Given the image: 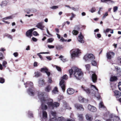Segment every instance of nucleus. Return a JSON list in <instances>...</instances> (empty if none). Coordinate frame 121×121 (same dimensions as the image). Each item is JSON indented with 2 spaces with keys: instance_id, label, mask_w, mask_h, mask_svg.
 I'll use <instances>...</instances> for the list:
<instances>
[{
  "instance_id": "72a5a7b5",
  "label": "nucleus",
  "mask_w": 121,
  "mask_h": 121,
  "mask_svg": "<svg viewBox=\"0 0 121 121\" xmlns=\"http://www.w3.org/2000/svg\"><path fill=\"white\" fill-rule=\"evenodd\" d=\"M54 40V39L52 38H50L47 40V42L48 43H52Z\"/></svg>"
},
{
  "instance_id": "6ab92c4d",
  "label": "nucleus",
  "mask_w": 121,
  "mask_h": 121,
  "mask_svg": "<svg viewBox=\"0 0 121 121\" xmlns=\"http://www.w3.org/2000/svg\"><path fill=\"white\" fill-rule=\"evenodd\" d=\"M83 38L84 36L82 37L78 36V41L82 43H84V41L83 39Z\"/></svg>"
},
{
  "instance_id": "dca6fc26",
  "label": "nucleus",
  "mask_w": 121,
  "mask_h": 121,
  "mask_svg": "<svg viewBox=\"0 0 121 121\" xmlns=\"http://www.w3.org/2000/svg\"><path fill=\"white\" fill-rule=\"evenodd\" d=\"M74 92V90L71 88H69L67 90V93L69 95H72L73 94Z\"/></svg>"
},
{
  "instance_id": "774afa93",
  "label": "nucleus",
  "mask_w": 121,
  "mask_h": 121,
  "mask_svg": "<svg viewBox=\"0 0 121 121\" xmlns=\"http://www.w3.org/2000/svg\"><path fill=\"white\" fill-rule=\"evenodd\" d=\"M66 121H75L74 120L70 119H68Z\"/></svg>"
},
{
  "instance_id": "393cba45",
  "label": "nucleus",
  "mask_w": 121,
  "mask_h": 121,
  "mask_svg": "<svg viewBox=\"0 0 121 121\" xmlns=\"http://www.w3.org/2000/svg\"><path fill=\"white\" fill-rule=\"evenodd\" d=\"M117 78L116 76H113L111 77L110 78V81L111 82H113L117 80Z\"/></svg>"
},
{
  "instance_id": "c9c22d12",
  "label": "nucleus",
  "mask_w": 121,
  "mask_h": 121,
  "mask_svg": "<svg viewBox=\"0 0 121 121\" xmlns=\"http://www.w3.org/2000/svg\"><path fill=\"white\" fill-rule=\"evenodd\" d=\"M74 30L79 31L80 29V28L78 26H76L74 28Z\"/></svg>"
},
{
  "instance_id": "37998d69",
  "label": "nucleus",
  "mask_w": 121,
  "mask_h": 121,
  "mask_svg": "<svg viewBox=\"0 0 121 121\" xmlns=\"http://www.w3.org/2000/svg\"><path fill=\"white\" fill-rule=\"evenodd\" d=\"M118 86L119 90L121 91V82H119Z\"/></svg>"
},
{
  "instance_id": "f257e3e1",
  "label": "nucleus",
  "mask_w": 121,
  "mask_h": 121,
  "mask_svg": "<svg viewBox=\"0 0 121 121\" xmlns=\"http://www.w3.org/2000/svg\"><path fill=\"white\" fill-rule=\"evenodd\" d=\"M69 71L70 77H71L72 75H73L76 79L78 80L81 79L83 74L81 69L76 67H72Z\"/></svg>"
},
{
  "instance_id": "8fccbe9b",
  "label": "nucleus",
  "mask_w": 121,
  "mask_h": 121,
  "mask_svg": "<svg viewBox=\"0 0 121 121\" xmlns=\"http://www.w3.org/2000/svg\"><path fill=\"white\" fill-rule=\"evenodd\" d=\"M13 55L15 57H17L18 56V54L17 52H14L13 53Z\"/></svg>"
},
{
  "instance_id": "a18cd8bd",
  "label": "nucleus",
  "mask_w": 121,
  "mask_h": 121,
  "mask_svg": "<svg viewBox=\"0 0 121 121\" xmlns=\"http://www.w3.org/2000/svg\"><path fill=\"white\" fill-rule=\"evenodd\" d=\"M99 106L101 108H104V105L103 103L102 102H101L99 104Z\"/></svg>"
},
{
  "instance_id": "e433bc0d",
  "label": "nucleus",
  "mask_w": 121,
  "mask_h": 121,
  "mask_svg": "<svg viewBox=\"0 0 121 121\" xmlns=\"http://www.w3.org/2000/svg\"><path fill=\"white\" fill-rule=\"evenodd\" d=\"M7 64V62L6 61H4L2 63V65L3 67L5 68L6 67V65Z\"/></svg>"
},
{
  "instance_id": "9d476101",
  "label": "nucleus",
  "mask_w": 121,
  "mask_h": 121,
  "mask_svg": "<svg viewBox=\"0 0 121 121\" xmlns=\"http://www.w3.org/2000/svg\"><path fill=\"white\" fill-rule=\"evenodd\" d=\"M47 102L46 103L48 104V107L49 108L52 107V108L53 105V100L52 99H47Z\"/></svg>"
},
{
  "instance_id": "0e129e2a",
  "label": "nucleus",
  "mask_w": 121,
  "mask_h": 121,
  "mask_svg": "<svg viewBox=\"0 0 121 121\" xmlns=\"http://www.w3.org/2000/svg\"><path fill=\"white\" fill-rule=\"evenodd\" d=\"M97 36L98 38H99L101 37V35L100 34H97Z\"/></svg>"
},
{
  "instance_id": "680f3d73",
  "label": "nucleus",
  "mask_w": 121,
  "mask_h": 121,
  "mask_svg": "<svg viewBox=\"0 0 121 121\" xmlns=\"http://www.w3.org/2000/svg\"><path fill=\"white\" fill-rule=\"evenodd\" d=\"M91 87H93L96 90L98 91V89L97 88H96V87L95 86V85H93L92 84H91Z\"/></svg>"
},
{
  "instance_id": "e2e57ef3",
  "label": "nucleus",
  "mask_w": 121,
  "mask_h": 121,
  "mask_svg": "<svg viewBox=\"0 0 121 121\" xmlns=\"http://www.w3.org/2000/svg\"><path fill=\"white\" fill-rule=\"evenodd\" d=\"M71 14L72 15V16L71 17L73 18L75 17V14H74L73 13H71Z\"/></svg>"
},
{
  "instance_id": "603ef678",
  "label": "nucleus",
  "mask_w": 121,
  "mask_h": 121,
  "mask_svg": "<svg viewBox=\"0 0 121 121\" xmlns=\"http://www.w3.org/2000/svg\"><path fill=\"white\" fill-rule=\"evenodd\" d=\"M33 34L35 36H37L38 35L37 32L36 31H34L33 32Z\"/></svg>"
},
{
  "instance_id": "4468645a",
  "label": "nucleus",
  "mask_w": 121,
  "mask_h": 121,
  "mask_svg": "<svg viewBox=\"0 0 121 121\" xmlns=\"http://www.w3.org/2000/svg\"><path fill=\"white\" fill-rule=\"evenodd\" d=\"M92 81L94 83H96L97 82V77L95 73H93L92 74Z\"/></svg>"
},
{
  "instance_id": "58836bf2",
  "label": "nucleus",
  "mask_w": 121,
  "mask_h": 121,
  "mask_svg": "<svg viewBox=\"0 0 121 121\" xmlns=\"http://www.w3.org/2000/svg\"><path fill=\"white\" fill-rule=\"evenodd\" d=\"M56 49L57 50H60L62 48V45H58V46H56Z\"/></svg>"
},
{
  "instance_id": "39448f33",
  "label": "nucleus",
  "mask_w": 121,
  "mask_h": 121,
  "mask_svg": "<svg viewBox=\"0 0 121 121\" xmlns=\"http://www.w3.org/2000/svg\"><path fill=\"white\" fill-rule=\"evenodd\" d=\"M83 58L86 60H88L89 59L93 60L95 59V57L93 54H90L85 56Z\"/></svg>"
},
{
  "instance_id": "2f4dec72",
  "label": "nucleus",
  "mask_w": 121,
  "mask_h": 121,
  "mask_svg": "<svg viewBox=\"0 0 121 121\" xmlns=\"http://www.w3.org/2000/svg\"><path fill=\"white\" fill-rule=\"evenodd\" d=\"M58 89L57 87H55L54 89L52 91V92L54 94L56 93V92H58Z\"/></svg>"
},
{
  "instance_id": "f8f14e48",
  "label": "nucleus",
  "mask_w": 121,
  "mask_h": 121,
  "mask_svg": "<svg viewBox=\"0 0 121 121\" xmlns=\"http://www.w3.org/2000/svg\"><path fill=\"white\" fill-rule=\"evenodd\" d=\"M39 86L40 87H42L44 86L46 84L44 80H39L38 82Z\"/></svg>"
},
{
  "instance_id": "a211bd4d",
  "label": "nucleus",
  "mask_w": 121,
  "mask_h": 121,
  "mask_svg": "<svg viewBox=\"0 0 121 121\" xmlns=\"http://www.w3.org/2000/svg\"><path fill=\"white\" fill-rule=\"evenodd\" d=\"M86 117L87 120L89 121H91L93 119V116L91 115L87 114Z\"/></svg>"
},
{
  "instance_id": "cd10ccee",
  "label": "nucleus",
  "mask_w": 121,
  "mask_h": 121,
  "mask_svg": "<svg viewBox=\"0 0 121 121\" xmlns=\"http://www.w3.org/2000/svg\"><path fill=\"white\" fill-rule=\"evenodd\" d=\"M35 77H38L40 76L41 74L40 72H35Z\"/></svg>"
},
{
  "instance_id": "ddd939ff",
  "label": "nucleus",
  "mask_w": 121,
  "mask_h": 121,
  "mask_svg": "<svg viewBox=\"0 0 121 121\" xmlns=\"http://www.w3.org/2000/svg\"><path fill=\"white\" fill-rule=\"evenodd\" d=\"M88 108L89 110L93 112H95L96 110V108L95 107L89 104L88 106Z\"/></svg>"
},
{
  "instance_id": "b1692460",
  "label": "nucleus",
  "mask_w": 121,
  "mask_h": 121,
  "mask_svg": "<svg viewBox=\"0 0 121 121\" xmlns=\"http://www.w3.org/2000/svg\"><path fill=\"white\" fill-rule=\"evenodd\" d=\"M48 71V70L46 67L41 68L40 70V71L41 72L44 73H45L46 71Z\"/></svg>"
},
{
  "instance_id": "2eb2a0df",
  "label": "nucleus",
  "mask_w": 121,
  "mask_h": 121,
  "mask_svg": "<svg viewBox=\"0 0 121 121\" xmlns=\"http://www.w3.org/2000/svg\"><path fill=\"white\" fill-rule=\"evenodd\" d=\"M36 26L42 30H43V28L44 27V26L42 22L38 23L37 24Z\"/></svg>"
},
{
  "instance_id": "13d9d810",
  "label": "nucleus",
  "mask_w": 121,
  "mask_h": 121,
  "mask_svg": "<svg viewBox=\"0 0 121 121\" xmlns=\"http://www.w3.org/2000/svg\"><path fill=\"white\" fill-rule=\"evenodd\" d=\"M4 20H5L4 19H3H3L2 21L3 22H4L5 23H6L7 24H9L10 23L9 22H7V21H5Z\"/></svg>"
},
{
  "instance_id": "09e8293b",
  "label": "nucleus",
  "mask_w": 121,
  "mask_h": 121,
  "mask_svg": "<svg viewBox=\"0 0 121 121\" xmlns=\"http://www.w3.org/2000/svg\"><path fill=\"white\" fill-rule=\"evenodd\" d=\"M50 121H57L56 118H53L51 119Z\"/></svg>"
},
{
  "instance_id": "864d4df0",
  "label": "nucleus",
  "mask_w": 121,
  "mask_h": 121,
  "mask_svg": "<svg viewBox=\"0 0 121 121\" xmlns=\"http://www.w3.org/2000/svg\"><path fill=\"white\" fill-rule=\"evenodd\" d=\"M32 39L33 41L34 42H36L37 40V39L34 37L32 38Z\"/></svg>"
},
{
  "instance_id": "473e14b6",
  "label": "nucleus",
  "mask_w": 121,
  "mask_h": 121,
  "mask_svg": "<svg viewBox=\"0 0 121 121\" xmlns=\"http://www.w3.org/2000/svg\"><path fill=\"white\" fill-rule=\"evenodd\" d=\"M55 67H56L58 71L60 72H61V69L60 67L56 65H55Z\"/></svg>"
},
{
  "instance_id": "ea45409f",
  "label": "nucleus",
  "mask_w": 121,
  "mask_h": 121,
  "mask_svg": "<svg viewBox=\"0 0 121 121\" xmlns=\"http://www.w3.org/2000/svg\"><path fill=\"white\" fill-rule=\"evenodd\" d=\"M13 18L12 16H10L6 17L3 18V19L4 20H7L9 19H12Z\"/></svg>"
},
{
  "instance_id": "f704fd0d",
  "label": "nucleus",
  "mask_w": 121,
  "mask_h": 121,
  "mask_svg": "<svg viewBox=\"0 0 121 121\" xmlns=\"http://www.w3.org/2000/svg\"><path fill=\"white\" fill-rule=\"evenodd\" d=\"M101 1L102 2H110L112 3L113 1L111 0H101Z\"/></svg>"
},
{
  "instance_id": "f3484780",
  "label": "nucleus",
  "mask_w": 121,
  "mask_h": 121,
  "mask_svg": "<svg viewBox=\"0 0 121 121\" xmlns=\"http://www.w3.org/2000/svg\"><path fill=\"white\" fill-rule=\"evenodd\" d=\"M32 32L30 30H29L26 32V36L30 38L32 35Z\"/></svg>"
},
{
  "instance_id": "69168bd1",
  "label": "nucleus",
  "mask_w": 121,
  "mask_h": 121,
  "mask_svg": "<svg viewBox=\"0 0 121 121\" xmlns=\"http://www.w3.org/2000/svg\"><path fill=\"white\" fill-rule=\"evenodd\" d=\"M46 58L49 60H52L50 56H47L46 57Z\"/></svg>"
},
{
  "instance_id": "6e6d98bb",
  "label": "nucleus",
  "mask_w": 121,
  "mask_h": 121,
  "mask_svg": "<svg viewBox=\"0 0 121 121\" xmlns=\"http://www.w3.org/2000/svg\"><path fill=\"white\" fill-rule=\"evenodd\" d=\"M60 40H61L63 42L64 41L66 42L67 41V40L65 39L62 37H61Z\"/></svg>"
},
{
  "instance_id": "338daca9",
  "label": "nucleus",
  "mask_w": 121,
  "mask_h": 121,
  "mask_svg": "<svg viewBox=\"0 0 121 121\" xmlns=\"http://www.w3.org/2000/svg\"><path fill=\"white\" fill-rule=\"evenodd\" d=\"M37 55L39 57V58L40 59H43L41 55H40L39 54H37Z\"/></svg>"
},
{
  "instance_id": "c85d7f7f",
  "label": "nucleus",
  "mask_w": 121,
  "mask_h": 121,
  "mask_svg": "<svg viewBox=\"0 0 121 121\" xmlns=\"http://www.w3.org/2000/svg\"><path fill=\"white\" fill-rule=\"evenodd\" d=\"M43 116V117L47 118V113L45 111H42Z\"/></svg>"
},
{
  "instance_id": "bf43d9fd",
  "label": "nucleus",
  "mask_w": 121,
  "mask_h": 121,
  "mask_svg": "<svg viewBox=\"0 0 121 121\" xmlns=\"http://www.w3.org/2000/svg\"><path fill=\"white\" fill-rule=\"evenodd\" d=\"M58 8V7L57 6H53L52 7V8L53 9H55Z\"/></svg>"
},
{
  "instance_id": "c756f323",
  "label": "nucleus",
  "mask_w": 121,
  "mask_h": 121,
  "mask_svg": "<svg viewBox=\"0 0 121 121\" xmlns=\"http://www.w3.org/2000/svg\"><path fill=\"white\" fill-rule=\"evenodd\" d=\"M78 33V31L75 30H73L72 31V33L73 34L75 35H77Z\"/></svg>"
},
{
  "instance_id": "4d7b16f0",
  "label": "nucleus",
  "mask_w": 121,
  "mask_h": 121,
  "mask_svg": "<svg viewBox=\"0 0 121 121\" xmlns=\"http://www.w3.org/2000/svg\"><path fill=\"white\" fill-rule=\"evenodd\" d=\"M110 30H112L110 29L107 28L106 30L105 31H104L105 32H108L109 31H110Z\"/></svg>"
},
{
  "instance_id": "79ce46f5",
  "label": "nucleus",
  "mask_w": 121,
  "mask_h": 121,
  "mask_svg": "<svg viewBox=\"0 0 121 121\" xmlns=\"http://www.w3.org/2000/svg\"><path fill=\"white\" fill-rule=\"evenodd\" d=\"M118 9V7L117 6H114L113 7V12H116Z\"/></svg>"
},
{
  "instance_id": "052dcab7",
  "label": "nucleus",
  "mask_w": 121,
  "mask_h": 121,
  "mask_svg": "<svg viewBox=\"0 0 121 121\" xmlns=\"http://www.w3.org/2000/svg\"><path fill=\"white\" fill-rule=\"evenodd\" d=\"M108 15L107 12H106L104 14V15L103 16V17L104 18L106 16H107Z\"/></svg>"
},
{
  "instance_id": "9b49d317",
  "label": "nucleus",
  "mask_w": 121,
  "mask_h": 121,
  "mask_svg": "<svg viewBox=\"0 0 121 121\" xmlns=\"http://www.w3.org/2000/svg\"><path fill=\"white\" fill-rule=\"evenodd\" d=\"M114 92V95L117 98H118L121 96V92L118 90H115Z\"/></svg>"
},
{
  "instance_id": "a878e982",
  "label": "nucleus",
  "mask_w": 121,
  "mask_h": 121,
  "mask_svg": "<svg viewBox=\"0 0 121 121\" xmlns=\"http://www.w3.org/2000/svg\"><path fill=\"white\" fill-rule=\"evenodd\" d=\"M59 105V104L57 102H54L53 104L52 108L53 109L54 107H57Z\"/></svg>"
},
{
  "instance_id": "1a4fd4ad",
  "label": "nucleus",
  "mask_w": 121,
  "mask_h": 121,
  "mask_svg": "<svg viewBox=\"0 0 121 121\" xmlns=\"http://www.w3.org/2000/svg\"><path fill=\"white\" fill-rule=\"evenodd\" d=\"M115 54L114 52L110 51L107 52L106 54V56L107 59H111L113 58Z\"/></svg>"
},
{
  "instance_id": "7ed1b4c3",
  "label": "nucleus",
  "mask_w": 121,
  "mask_h": 121,
  "mask_svg": "<svg viewBox=\"0 0 121 121\" xmlns=\"http://www.w3.org/2000/svg\"><path fill=\"white\" fill-rule=\"evenodd\" d=\"M71 57L78 56L81 53V50L78 48L72 49L70 51Z\"/></svg>"
},
{
  "instance_id": "4c0bfd02",
  "label": "nucleus",
  "mask_w": 121,
  "mask_h": 121,
  "mask_svg": "<svg viewBox=\"0 0 121 121\" xmlns=\"http://www.w3.org/2000/svg\"><path fill=\"white\" fill-rule=\"evenodd\" d=\"M85 66L87 70H89L90 68V66L89 64L86 65Z\"/></svg>"
},
{
  "instance_id": "412c9836",
  "label": "nucleus",
  "mask_w": 121,
  "mask_h": 121,
  "mask_svg": "<svg viewBox=\"0 0 121 121\" xmlns=\"http://www.w3.org/2000/svg\"><path fill=\"white\" fill-rule=\"evenodd\" d=\"M85 99L81 96H79L78 97V100L81 103L84 102Z\"/></svg>"
},
{
  "instance_id": "5fc2aeb1",
  "label": "nucleus",
  "mask_w": 121,
  "mask_h": 121,
  "mask_svg": "<svg viewBox=\"0 0 121 121\" xmlns=\"http://www.w3.org/2000/svg\"><path fill=\"white\" fill-rule=\"evenodd\" d=\"M45 73H46L48 76L49 77L50 76V73L49 71H47Z\"/></svg>"
},
{
  "instance_id": "aec40b11",
  "label": "nucleus",
  "mask_w": 121,
  "mask_h": 121,
  "mask_svg": "<svg viewBox=\"0 0 121 121\" xmlns=\"http://www.w3.org/2000/svg\"><path fill=\"white\" fill-rule=\"evenodd\" d=\"M51 89V87L50 85H48L45 88V90L47 92H49Z\"/></svg>"
},
{
  "instance_id": "bb28decb",
  "label": "nucleus",
  "mask_w": 121,
  "mask_h": 121,
  "mask_svg": "<svg viewBox=\"0 0 121 121\" xmlns=\"http://www.w3.org/2000/svg\"><path fill=\"white\" fill-rule=\"evenodd\" d=\"M7 4L6 1H2L0 4V5L2 7H3L4 6H6Z\"/></svg>"
},
{
  "instance_id": "7c9ffc66",
  "label": "nucleus",
  "mask_w": 121,
  "mask_h": 121,
  "mask_svg": "<svg viewBox=\"0 0 121 121\" xmlns=\"http://www.w3.org/2000/svg\"><path fill=\"white\" fill-rule=\"evenodd\" d=\"M91 64L93 65L96 66L97 65V63L96 61L94 60H92L91 61Z\"/></svg>"
},
{
  "instance_id": "c03bdc74",
  "label": "nucleus",
  "mask_w": 121,
  "mask_h": 121,
  "mask_svg": "<svg viewBox=\"0 0 121 121\" xmlns=\"http://www.w3.org/2000/svg\"><path fill=\"white\" fill-rule=\"evenodd\" d=\"M4 82V78H0V83H3Z\"/></svg>"
},
{
  "instance_id": "20e7f679",
  "label": "nucleus",
  "mask_w": 121,
  "mask_h": 121,
  "mask_svg": "<svg viewBox=\"0 0 121 121\" xmlns=\"http://www.w3.org/2000/svg\"><path fill=\"white\" fill-rule=\"evenodd\" d=\"M82 88L83 90L86 92V93L88 95H91L92 96L95 95V91L94 90H90L88 88L85 87L83 86H82Z\"/></svg>"
},
{
  "instance_id": "6e6552de",
  "label": "nucleus",
  "mask_w": 121,
  "mask_h": 121,
  "mask_svg": "<svg viewBox=\"0 0 121 121\" xmlns=\"http://www.w3.org/2000/svg\"><path fill=\"white\" fill-rule=\"evenodd\" d=\"M47 101H44L41 100V109L43 110H46L48 108L47 106V105H45V104L47 102Z\"/></svg>"
},
{
  "instance_id": "a19ab883",
  "label": "nucleus",
  "mask_w": 121,
  "mask_h": 121,
  "mask_svg": "<svg viewBox=\"0 0 121 121\" xmlns=\"http://www.w3.org/2000/svg\"><path fill=\"white\" fill-rule=\"evenodd\" d=\"M96 9L95 7H92L91 9L90 10V11L92 13H94Z\"/></svg>"
},
{
  "instance_id": "5701e85b",
  "label": "nucleus",
  "mask_w": 121,
  "mask_h": 121,
  "mask_svg": "<svg viewBox=\"0 0 121 121\" xmlns=\"http://www.w3.org/2000/svg\"><path fill=\"white\" fill-rule=\"evenodd\" d=\"M78 116L80 121H82L83 120L84 117L83 116L82 114H78Z\"/></svg>"
},
{
  "instance_id": "423d86ee",
  "label": "nucleus",
  "mask_w": 121,
  "mask_h": 121,
  "mask_svg": "<svg viewBox=\"0 0 121 121\" xmlns=\"http://www.w3.org/2000/svg\"><path fill=\"white\" fill-rule=\"evenodd\" d=\"M74 106L77 110L79 111H83L84 110V108L82 104H79L76 103L74 104Z\"/></svg>"
},
{
  "instance_id": "0eeeda50",
  "label": "nucleus",
  "mask_w": 121,
  "mask_h": 121,
  "mask_svg": "<svg viewBox=\"0 0 121 121\" xmlns=\"http://www.w3.org/2000/svg\"><path fill=\"white\" fill-rule=\"evenodd\" d=\"M44 93L45 92H40L38 93V96L41 101V100H47V99L44 97Z\"/></svg>"
},
{
  "instance_id": "f03ea898",
  "label": "nucleus",
  "mask_w": 121,
  "mask_h": 121,
  "mask_svg": "<svg viewBox=\"0 0 121 121\" xmlns=\"http://www.w3.org/2000/svg\"><path fill=\"white\" fill-rule=\"evenodd\" d=\"M68 78V76L65 74L60 78V82L59 84L62 90L64 92L65 91V89L66 82L65 80H67Z\"/></svg>"
},
{
  "instance_id": "4be33fe9",
  "label": "nucleus",
  "mask_w": 121,
  "mask_h": 121,
  "mask_svg": "<svg viewBox=\"0 0 121 121\" xmlns=\"http://www.w3.org/2000/svg\"><path fill=\"white\" fill-rule=\"evenodd\" d=\"M28 92L29 95H34V93L32 91V89L30 88L28 90Z\"/></svg>"
},
{
  "instance_id": "de8ad7c7",
  "label": "nucleus",
  "mask_w": 121,
  "mask_h": 121,
  "mask_svg": "<svg viewBox=\"0 0 121 121\" xmlns=\"http://www.w3.org/2000/svg\"><path fill=\"white\" fill-rule=\"evenodd\" d=\"M48 47L50 49L53 48H54V46L48 45Z\"/></svg>"
},
{
  "instance_id": "49530a36",
  "label": "nucleus",
  "mask_w": 121,
  "mask_h": 121,
  "mask_svg": "<svg viewBox=\"0 0 121 121\" xmlns=\"http://www.w3.org/2000/svg\"><path fill=\"white\" fill-rule=\"evenodd\" d=\"M3 54L0 52V60H1L3 59Z\"/></svg>"
},
{
  "instance_id": "3c124183",
  "label": "nucleus",
  "mask_w": 121,
  "mask_h": 121,
  "mask_svg": "<svg viewBox=\"0 0 121 121\" xmlns=\"http://www.w3.org/2000/svg\"><path fill=\"white\" fill-rule=\"evenodd\" d=\"M49 83H51L52 82L51 78L49 77L48 78V81Z\"/></svg>"
}]
</instances>
